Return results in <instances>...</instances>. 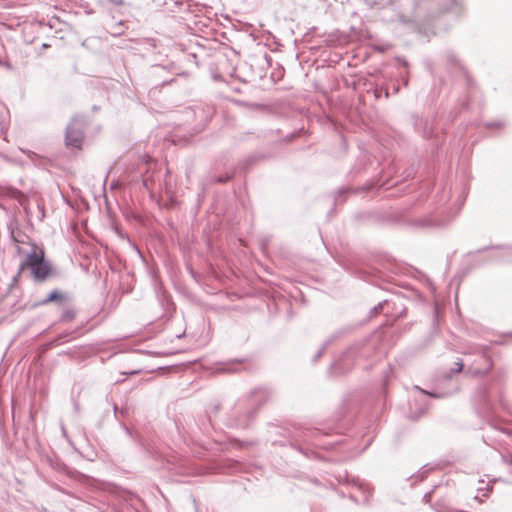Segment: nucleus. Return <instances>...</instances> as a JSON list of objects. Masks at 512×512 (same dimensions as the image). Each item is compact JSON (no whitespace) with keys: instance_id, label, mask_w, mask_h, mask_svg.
<instances>
[{"instance_id":"7ed1b4c3","label":"nucleus","mask_w":512,"mask_h":512,"mask_svg":"<svg viewBox=\"0 0 512 512\" xmlns=\"http://www.w3.org/2000/svg\"><path fill=\"white\" fill-rule=\"evenodd\" d=\"M66 299V295L58 290L52 291L46 299H44L41 304L46 305L51 302H61Z\"/></svg>"},{"instance_id":"20e7f679","label":"nucleus","mask_w":512,"mask_h":512,"mask_svg":"<svg viewBox=\"0 0 512 512\" xmlns=\"http://www.w3.org/2000/svg\"><path fill=\"white\" fill-rule=\"evenodd\" d=\"M75 316H76V311L71 307H67L62 312L61 321L62 322H72L75 319Z\"/></svg>"},{"instance_id":"f03ea898","label":"nucleus","mask_w":512,"mask_h":512,"mask_svg":"<svg viewBox=\"0 0 512 512\" xmlns=\"http://www.w3.org/2000/svg\"><path fill=\"white\" fill-rule=\"evenodd\" d=\"M83 132L79 129L70 127L66 134V145L77 150L82 149Z\"/></svg>"},{"instance_id":"f257e3e1","label":"nucleus","mask_w":512,"mask_h":512,"mask_svg":"<svg viewBox=\"0 0 512 512\" xmlns=\"http://www.w3.org/2000/svg\"><path fill=\"white\" fill-rule=\"evenodd\" d=\"M31 249L26 254L25 259L20 263V272L30 269L35 280L45 281L52 276V265L45 260V251L36 244L30 245Z\"/></svg>"},{"instance_id":"423d86ee","label":"nucleus","mask_w":512,"mask_h":512,"mask_svg":"<svg viewBox=\"0 0 512 512\" xmlns=\"http://www.w3.org/2000/svg\"><path fill=\"white\" fill-rule=\"evenodd\" d=\"M18 253L21 254L22 253V249L20 247H18Z\"/></svg>"},{"instance_id":"39448f33","label":"nucleus","mask_w":512,"mask_h":512,"mask_svg":"<svg viewBox=\"0 0 512 512\" xmlns=\"http://www.w3.org/2000/svg\"><path fill=\"white\" fill-rule=\"evenodd\" d=\"M455 366H456V368L454 369V371H455L456 373L461 372L462 367H463L462 363H460V362H456V363H455Z\"/></svg>"}]
</instances>
